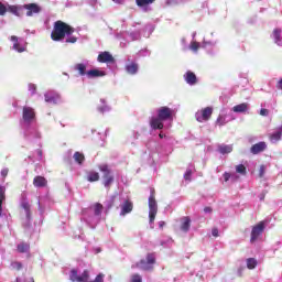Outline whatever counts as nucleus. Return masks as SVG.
Instances as JSON below:
<instances>
[{
    "mask_svg": "<svg viewBox=\"0 0 282 282\" xmlns=\"http://www.w3.org/2000/svg\"><path fill=\"white\" fill-rule=\"evenodd\" d=\"M156 116L162 120L163 122H166V120H173V116H175V110L162 106L156 110Z\"/></svg>",
    "mask_w": 282,
    "mask_h": 282,
    "instance_id": "nucleus-6",
    "label": "nucleus"
},
{
    "mask_svg": "<svg viewBox=\"0 0 282 282\" xmlns=\"http://www.w3.org/2000/svg\"><path fill=\"white\" fill-rule=\"evenodd\" d=\"M75 72H78L79 76H87V65L78 63L74 66Z\"/></svg>",
    "mask_w": 282,
    "mask_h": 282,
    "instance_id": "nucleus-19",
    "label": "nucleus"
},
{
    "mask_svg": "<svg viewBox=\"0 0 282 282\" xmlns=\"http://www.w3.org/2000/svg\"><path fill=\"white\" fill-rule=\"evenodd\" d=\"M216 124H218V127H224V124H226V117L221 115L218 116L216 120Z\"/></svg>",
    "mask_w": 282,
    "mask_h": 282,
    "instance_id": "nucleus-38",
    "label": "nucleus"
},
{
    "mask_svg": "<svg viewBox=\"0 0 282 282\" xmlns=\"http://www.w3.org/2000/svg\"><path fill=\"white\" fill-rule=\"evenodd\" d=\"M268 113H270V111H268V109H265V108H262L260 110V116H268Z\"/></svg>",
    "mask_w": 282,
    "mask_h": 282,
    "instance_id": "nucleus-48",
    "label": "nucleus"
},
{
    "mask_svg": "<svg viewBox=\"0 0 282 282\" xmlns=\"http://www.w3.org/2000/svg\"><path fill=\"white\" fill-rule=\"evenodd\" d=\"M139 66L137 63H131L126 66V72L132 76L138 74Z\"/></svg>",
    "mask_w": 282,
    "mask_h": 282,
    "instance_id": "nucleus-22",
    "label": "nucleus"
},
{
    "mask_svg": "<svg viewBox=\"0 0 282 282\" xmlns=\"http://www.w3.org/2000/svg\"><path fill=\"white\" fill-rule=\"evenodd\" d=\"M78 282H89V271L88 270H84L82 275H79V278H78Z\"/></svg>",
    "mask_w": 282,
    "mask_h": 282,
    "instance_id": "nucleus-33",
    "label": "nucleus"
},
{
    "mask_svg": "<svg viewBox=\"0 0 282 282\" xmlns=\"http://www.w3.org/2000/svg\"><path fill=\"white\" fill-rule=\"evenodd\" d=\"M218 151H219V153H221V155L232 153V145L221 144L218 147Z\"/></svg>",
    "mask_w": 282,
    "mask_h": 282,
    "instance_id": "nucleus-26",
    "label": "nucleus"
},
{
    "mask_svg": "<svg viewBox=\"0 0 282 282\" xmlns=\"http://www.w3.org/2000/svg\"><path fill=\"white\" fill-rule=\"evenodd\" d=\"M98 63H116L113 55L111 53L105 51L101 52L97 57Z\"/></svg>",
    "mask_w": 282,
    "mask_h": 282,
    "instance_id": "nucleus-12",
    "label": "nucleus"
},
{
    "mask_svg": "<svg viewBox=\"0 0 282 282\" xmlns=\"http://www.w3.org/2000/svg\"><path fill=\"white\" fill-rule=\"evenodd\" d=\"M164 226H166V223H165V221H160V223H159V228H164Z\"/></svg>",
    "mask_w": 282,
    "mask_h": 282,
    "instance_id": "nucleus-53",
    "label": "nucleus"
},
{
    "mask_svg": "<svg viewBox=\"0 0 282 282\" xmlns=\"http://www.w3.org/2000/svg\"><path fill=\"white\" fill-rule=\"evenodd\" d=\"M33 186H35V188H45V186H47V178L44 176H35L33 178Z\"/></svg>",
    "mask_w": 282,
    "mask_h": 282,
    "instance_id": "nucleus-14",
    "label": "nucleus"
},
{
    "mask_svg": "<svg viewBox=\"0 0 282 282\" xmlns=\"http://www.w3.org/2000/svg\"><path fill=\"white\" fill-rule=\"evenodd\" d=\"M21 207L25 210L28 219H30V217H32V213L30 212V203L22 202Z\"/></svg>",
    "mask_w": 282,
    "mask_h": 282,
    "instance_id": "nucleus-31",
    "label": "nucleus"
},
{
    "mask_svg": "<svg viewBox=\"0 0 282 282\" xmlns=\"http://www.w3.org/2000/svg\"><path fill=\"white\" fill-rule=\"evenodd\" d=\"M13 270H21L23 268V264L21 262L14 261L11 263Z\"/></svg>",
    "mask_w": 282,
    "mask_h": 282,
    "instance_id": "nucleus-43",
    "label": "nucleus"
},
{
    "mask_svg": "<svg viewBox=\"0 0 282 282\" xmlns=\"http://www.w3.org/2000/svg\"><path fill=\"white\" fill-rule=\"evenodd\" d=\"M9 12H11V14H15V17H20L19 14V10H21L20 7L17 6H9L7 9Z\"/></svg>",
    "mask_w": 282,
    "mask_h": 282,
    "instance_id": "nucleus-34",
    "label": "nucleus"
},
{
    "mask_svg": "<svg viewBox=\"0 0 282 282\" xmlns=\"http://www.w3.org/2000/svg\"><path fill=\"white\" fill-rule=\"evenodd\" d=\"M181 230H183V232H188V230H191V217L188 216L183 217Z\"/></svg>",
    "mask_w": 282,
    "mask_h": 282,
    "instance_id": "nucleus-21",
    "label": "nucleus"
},
{
    "mask_svg": "<svg viewBox=\"0 0 282 282\" xmlns=\"http://www.w3.org/2000/svg\"><path fill=\"white\" fill-rule=\"evenodd\" d=\"M78 41V37L76 36H69L66 39V43H76Z\"/></svg>",
    "mask_w": 282,
    "mask_h": 282,
    "instance_id": "nucleus-44",
    "label": "nucleus"
},
{
    "mask_svg": "<svg viewBox=\"0 0 282 282\" xmlns=\"http://www.w3.org/2000/svg\"><path fill=\"white\" fill-rule=\"evenodd\" d=\"M213 117V107L203 108L200 111L196 112L197 122H208Z\"/></svg>",
    "mask_w": 282,
    "mask_h": 282,
    "instance_id": "nucleus-8",
    "label": "nucleus"
},
{
    "mask_svg": "<svg viewBox=\"0 0 282 282\" xmlns=\"http://www.w3.org/2000/svg\"><path fill=\"white\" fill-rule=\"evenodd\" d=\"M6 202V186L0 185V215L3 213V203Z\"/></svg>",
    "mask_w": 282,
    "mask_h": 282,
    "instance_id": "nucleus-23",
    "label": "nucleus"
},
{
    "mask_svg": "<svg viewBox=\"0 0 282 282\" xmlns=\"http://www.w3.org/2000/svg\"><path fill=\"white\" fill-rule=\"evenodd\" d=\"M204 213H213V207H205Z\"/></svg>",
    "mask_w": 282,
    "mask_h": 282,
    "instance_id": "nucleus-52",
    "label": "nucleus"
},
{
    "mask_svg": "<svg viewBox=\"0 0 282 282\" xmlns=\"http://www.w3.org/2000/svg\"><path fill=\"white\" fill-rule=\"evenodd\" d=\"M273 37L276 44L281 42V29H275L273 31Z\"/></svg>",
    "mask_w": 282,
    "mask_h": 282,
    "instance_id": "nucleus-35",
    "label": "nucleus"
},
{
    "mask_svg": "<svg viewBox=\"0 0 282 282\" xmlns=\"http://www.w3.org/2000/svg\"><path fill=\"white\" fill-rule=\"evenodd\" d=\"M29 89H30L31 94H36V85L30 84Z\"/></svg>",
    "mask_w": 282,
    "mask_h": 282,
    "instance_id": "nucleus-47",
    "label": "nucleus"
},
{
    "mask_svg": "<svg viewBox=\"0 0 282 282\" xmlns=\"http://www.w3.org/2000/svg\"><path fill=\"white\" fill-rule=\"evenodd\" d=\"M247 268L248 270H254V268H257V259L254 258L247 259Z\"/></svg>",
    "mask_w": 282,
    "mask_h": 282,
    "instance_id": "nucleus-32",
    "label": "nucleus"
},
{
    "mask_svg": "<svg viewBox=\"0 0 282 282\" xmlns=\"http://www.w3.org/2000/svg\"><path fill=\"white\" fill-rule=\"evenodd\" d=\"M98 169L101 173H104L102 185L105 188H107V191H111V186L113 185V182H116V177L111 173V169H109V165L107 164H100L98 165Z\"/></svg>",
    "mask_w": 282,
    "mask_h": 282,
    "instance_id": "nucleus-2",
    "label": "nucleus"
},
{
    "mask_svg": "<svg viewBox=\"0 0 282 282\" xmlns=\"http://www.w3.org/2000/svg\"><path fill=\"white\" fill-rule=\"evenodd\" d=\"M212 235H213V237H219V229L217 227H214L212 229Z\"/></svg>",
    "mask_w": 282,
    "mask_h": 282,
    "instance_id": "nucleus-46",
    "label": "nucleus"
},
{
    "mask_svg": "<svg viewBox=\"0 0 282 282\" xmlns=\"http://www.w3.org/2000/svg\"><path fill=\"white\" fill-rule=\"evenodd\" d=\"M22 119L28 124L34 122V120H36V112L34 111V108L30 106H24L22 108Z\"/></svg>",
    "mask_w": 282,
    "mask_h": 282,
    "instance_id": "nucleus-7",
    "label": "nucleus"
},
{
    "mask_svg": "<svg viewBox=\"0 0 282 282\" xmlns=\"http://www.w3.org/2000/svg\"><path fill=\"white\" fill-rule=\"evenodd\" d=\"M236 173H239L240 175H246V165L239 164L236 166Z\"/></svg>",
    "mask_w": 282,
    "mask_h": 282,
    "instance_id": "nucleus-37",
    "label": "nucleus"
},
{
    "mask_svg": "<svg viewBox=\"0 0 282 282\" xmlns=\"http://www.w3.org/2000/svg\"><path fill=\"white\" fill-rule=\"evenodd\" d=\"M6 12H8V7L0 2V17H4Z\"/></svg>",
    "mask_w": 282,
    "mask_h": 282,
    "instance_id": "nucleus-39",
    "label": "nucleus"
},
{
    "mask_svg": "<svg viewBox=\"0 0 282 282\" xmlns=\"http://www.w3.org/2000/svg\"><path fill=\"white\" fill-rule=\"evenodd\" d=\"M113 3H122V0H112Z\"/></svg>",
    "mask_w": 282,
    "mask_h": 282,
    "instance_id": "nucleus-54",
    "label": "nucleus"
},
{
    "mask_svg": "<svg viewBox=\"0 0 282 282\" xmlns=\"http://www.w3.org/2000/svg\"><path fill=\"white\" fill-rule=\"evenodd\" d=\"M192 175H193V170H186L184 174V180H186V182H191Z\"/></svg>",
    "mask_w": 282,
    "mask_h": 282,
    "instance_id": "nucleus-41",
    "label": "nucleus"
},
{
    "mask_svg": "<svg viewBox=\"0 0 282 282\" xmlns=\"http://www.w3.org/2000/svg\"><path fill=\"white\" fill-rule=\"evenodd\" d=\"M263 175H265V166L261 165L259 170V177H263Z\"/></svg>",
    "mask_w": 282,
    "mask_h": 282,
    "instance_id": "nucleus-45",
    "label": "nucleus"
},
{
    "mask_svg": "<svg viewBox=\"0 0 282 282\" xmlns=\"http://www.w3.org/2000/svg\"><path fill=\"white\" fill-rule=\"evenodd\" d=\"M131 282H142V275L138 273L133 274L131 276Z\"/></svg>",
    "mask_w": 282,
    "mask_h": 282,
    "instance_id": "nucleus-42",
    "label": "nucleus"
},
{
    "mask_svg": "<svg viewBox=\"0 0 282 282\" xmlns=\"http://www.w3.org/2000/svg\"><path fill=\"white\" fill-rule=\"evenodd\" d=\"M44 98L45 102H48L50 105H56L58 102V95L46 93Z\"/></svg>",
    "mask_w": 282,
    "mask_h": 282,
    "instance_id": "nucleus-18",
    "label": "nucleus"
},
{
    "mask_svg": "<svg viewBox=\"0 0 282 282\" xmlns=\"http://www.w3.org/2000/svg\"><path fill=\"white\" fill-rule=\"evenodd\" d=\"M18 252H20L21 254L29 252L30 251V243L28 242H21L18 245L17 247Z\"/></svg>",
    "mask_w": 282,
    "mask_h": 282,
    "instance_id": "nucleus-27",
    "label": "nucleus"
},
{
    "mask_svg": "<svg viewBox=\"0 0 282 282\" xmlns=\"http://www.w3.org/2000/svg\"><path fill=\"white\" fill-rule=\"evenodd\" d=\"M148 205H149L150 224H153V221H155V217L158 215V200H155V188L154 187H150V196H149Z\"/></svg>",
    "mask_w": 282,
    "mask_h": 282,
    "instance_id": "nucleus-3",
    "label": "nucleus"
},
{
    "mask_svg": "<svg viewBox=\"0 0 282 282\" xmlns=\"http://www.w3.org/2000/svg\"><path fill=\"white\" fill-rule=\"evenodd\" d=\"M133 212V202L130 199H126L123 204H121V212L120 216L126 217V215H129V213Z\"/></svg>",
    "mask_w": 282,
    "mask_h": 282,
    "instance_id": "nucleus-11",
    "label": "nucleus"
},
{
    "mask_svg": "<svg viewBox=\"0 0 282 282\" xmlns=\"http://www.w3.org/2000/svg\"><path fill=\"white\" fill-rule=\"evenodd\" d=\"M276 89H281L282 91V79H280L276 84Z\"/></svg>",
    "mask_w": 282,
    "mask_h": 282,
    "instance_id": "nucleus-51",
    "label": "nucleus"
},
{
    "mask_svg": "<svg viewBox=\"0 0 282 282\" xmlns=\"http://www.w3.org/2000/svg\"><path fill=\"white\" fill-rule=\"evenodd\" d=\"M75 162H77V164H83V162H85V154L80 153V152H75L73 155Z\"/></svg>",
    "mask_w": 282,
    "mask_h": 282,
    "instance_id": "nucleus-29",
    "label": "nucleus"
},
{
    "mask_svg": "<svg viewBox=\"0 0 282 282\" xmlns=\"http://www.w3.org/2000/svg\"><path fill=\"white\" fill-rule=\"evenodd\" d=\"M100 180V174L95 171H90L87 173V181L88 182H98Z\"/></svg>",
    "mask_w": 282,
    "mask_h": 282,
    "instance_id": "nucleus-25",
    "label": "nucleus"
},
{
    "mask_svg": "<svg viewBox=\"0 0 282 282\" xmlns=\"http://www.w3.org/2000/svg\"><path fill=\"white\" fill-rule=\"evenodd\" d=\"M230 177H231L230 173H228V172H225V173H224V180H225V182H228V181L230 180Z\"/></svg>",
    "mask_w": 282,
    "mask_h": 282,
    "instance_id": "nucleus-49",
    "label": "nucleus"
},
{
    "mask_svg": "<svg viewBox=\"0 0 282 282\" xmlns=\"http://www.w3.org/2000/svg\"><path fill=\"white\" fill-rule=\"evenodd\" d=\"M80 275H78V271L76 269H73L70 271V281L78 282Z\"/></svg>",
    "mask_w": 282,
    "mask_h": 282,
    "instance_id": "nucleus-36",
    "label": "nucleus"
},
{
    "mask_svg": "<svg viewBox=\"0 0 282 282\" xmlns=\"http://www.w3.org/2000/svg\"><path fill=\"white\" fill-rule=\"evenodd\" d=\"M189 50H192V52H197V50H199V43L198 42H192L189 45Z\"/></svg>",
    "mask_w": 282,
    "mask_h": 282,
    "instance_id": "nucleus-40",
    "label": "nucleus"
},
{
    "mask_svg": "<svg viewBox=\"0 0 282 282\" xmlns=\"http://www.w3.org/2000/svg\"><path fill=\"white\" fill-rule=\"evenodd\" d=\"M265 149H268V144L263 141H260L250 148V152L252 155H259V153H263Z\"/></svg>",
    "mask_w": 282,
    "mask_h": 282,
    "instance_id": "nucleus-10",
    "label": "nucleus"
},
{
    "mask_svg": "<svg viewBox=\"0 0 282 282\" xmlns=\"http://www.w3.org/2000/svg\"><path fill=\"white\" fill-rule=\"evenodd\" d=\"M154 1L155 0H135V3L138 8H147V6H152Z\"/></svg>",
    "mask_w": 282,
    "mask_h": 282,
    "instance_id": "nucleus-28",
    "label": "nucleus"
},
{
    "mask_svg": "<svg viewBox=\"0 0 282 282\" xmlns=\"http://www.w3.org/2000/svg\"><path fill=\"white\" fill-rule=\"evenodd\" d=\"M153 265H155V253H148L145 260H140L133 264L132 268H139V270L151 272V270H153Z\"/></svg>",
    "mask_w": 282,
    "mask_h": 282,
    "instance_id": "nucleus-4",
    "label": "nucleus"
},
{
    "mask_svg": "<svg viewBox=\"0 0 282 282\" xmlns=\"http://www.w3.org/2000/svg\"><path fill=\"white\" fill-rule=\"evenodd\" d=\"M86 76H88V78H100L102 76H106V74L102 70L90 69L86 73Z\"/></svg>",
    "mask_w": 282,
    "mask_h": 282,
    "instance_id": "nucleus-17",
    "label": "nucleus"
},
{
    "mask_svg": "<svg viewBox=\"0 0 282 282\" xmlns=\"http://www.w3.org/2000/svg\"><path fill=\"white\" fill-rule=\"evenodd\" d=\"M2 177H8V169L1 171Z\"/></svg>",
    "mask_w": 282,
    "mask_h": 282,
    "instance_id": "nucleus-50",
    "label": "nucleus"
},
{
    "mask_svg": "<svg viewBox=\"0 0 282 282\" xmlns=\"http://www.w3.org/2000/svg\"><path fill=\"white\" fill-rule=\"evenodd\" d=\"M22 8L26 10V17H34V14H39L42 10L36 3L23 4Z\"/></svg>",
    "mask_w": 282,
    "mask_h": 282,
    "instance_id": "nucleus-9",
    "label": "nucleus"
},
{
    "mask_svg": "<svg viewBox=\"0 0 282 282\" xmlns=\"http://www.w3.org/2000/svg\"><path fill=\"white\" fill-rule=\"evenodd\" d=\"M10 41L14 43L13 50H15V52H19L20 54L25 52V47L21 46V44L19 43V37H17L15 35H12L10 37Z\"/></svg>",
    "mask_w": 282,
    "mask_h": 282,
    "instance_id": "nucleus-16",
    "label": "nucleus"
},
{
    "mask_svg": "<svg viewBox=\"0 0 282 282\" xmlns=\"http://www.w3.org/2000/svg\"><path fill=\"white\" fill-rule=\"evenodd\" d=\"M159 138H161V139L164 138V134L160 133V134H159Z\"/></svg>",
    "mask_w": 282,
    "mask_h": 282,
    "instance_id": "nucleus-55",
    "label": "nucleus"
},
{
    "mask_svg": "<svg viewBox=\"0 0 282 282\" xmlns=\"http://www.w3.org/2000/svg\"><path fill=\"white\" fill-rule=\"evenodd\" d=\"M232 111L235 113H246V111H248V104L242 102L240 105H236L234 106Z\"/></svg>",
    "mask_w": 282,
    "mask_h": 282,
    "instance_id": "nucleus-20",
    "label": "nucleus"
},
{
    "mask_svg": "<svg viewBox=\"0 0 282 282\" xmlns=\"http://www.w3.org/2000/svg\"><path fill=\"white\" fill-rule=\"evenodd\" d=\"M104 208H105V207L102 206V204L96 203V204L94 205V213H95V215H96L97 217H99V215H102Z\"/></svg>",
    "mask_w": 282,
    "mask_h": 282,
    "instance_id": "nucleus-30",
    "label": "nucleus"
},
{
    "mask_svg": "<svg viewBox=\"0 0 282 282\" xmlns=\"http://www.w3.org/2000/svg\"><path fill=\"white\" fill-rule=\"evenodd\" d=\"M150 127H151V129H154V131L158 129L162 130V129H164V121L162 119H160L159 116L152 117L150 119Z\"/></svg>",
    "mask_w": 282,
    "mask_h": 282,
    "instance_id": "nucleus-13",
    "label": "nucleus"
},
{
    "mask_svg": "<svg viewBox=\"0 0 282 282\" xmlns=\"http://www.w3.org/2000/svg\"><path fill=\"white\" fill-rule=\"evenodd\" d=\"M184 78L187 85H197V76L195 75V73L187 70L184 75Z\"/></svg>",
    "mask_w": 282,
    "mask_h": 282,
    "instance_id": "nucleus-15",
    "label": "nucleus"
},
{
    "mask_svg": "<svg viewBox=\"0 0 282 282\" xmlns=\"http://www.w3.org/2000/svg\"><path fill=\"white\" fill-rule=\"evenodd\" d=\"M282 137V127L279 129V131L273 132L269 135V140L270 142H279V140H281Z\"/></svg>",
    "mask_w": 282,
    "mask_h": 282,
    "instance_id": "nucleus-24",
    "label": "nucleus"
},
{
    "mask_svg": "<svg viewBox=\"0 0 282 282\" xmlns=\"http://www.w3.org/2000/svg\"><path fill=\"white\" fill-rule=\"evenodd\" d=\"M74 32H76L74 26L58 20L54 22L53 31L51 33V39L52 41H55V42L63 41L65 36H72Z\"/></svg>",
    "mask_w": 282,
    "mask_h": 282,
    "instance_id": "nucleus-1",
    "label": "nucleus"
},
{
    "mask_svg": "<svg viewBox=\"0 0 282 282\" xmlns=\"http://www.w3.org/2000/svg\"><path fill=\"white\" fill-rule=\"evenodd\" d=\"M265 230V221H259L257 225H254L251 229V237H250V243H254L259 240V237L263 235V231Z\"/></svg>",
    "mask_w": 282,
    "mask_h": 282,
    "instance_id": "nucleus-5",
    "label": "nucleus"
},
{
    "mask_svg": "<svg viewBox=\"0 0 282 282\" xmlns=\"http://www.w3.org/2000/svg\"><path fill=\"white\" fill-rule=\"evenodd\" d=\"M39 155H43V152L41 150L39 151Z\"/></svg>",
    "mask_w": 282,
    "mask_h": 282,
    "instance_id": "nucleus-56",
    "label": "nucleus"
}]
</instances>
